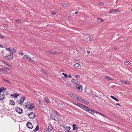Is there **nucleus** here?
Instances as JSON below:
<instances>
[{"instance_id": "nucleus-1", "label": "nucleus", "mask_w": 132, "mask_h": 132, "mask_svg": "<svg viewBox=\"0 0 132 132\" xmlns=\"http://www.w3.org/2000/svg\"><path fill=\"white\" fill-rule=\"evenodd\" d=\"M67 94L70 97L72 98H73L77 100L78 101L85 104H88V102L86 100H84L83 98L80 97H76L77 95L75 93L69 92H68Z\"/></svg>"}, {"instance_id": "nucleus-2", "label": "nucleus", "mask_w": 132, "mask_h": 132, "mask_svg": "<svg viewBox=\"0 0 132 132\" xmlns=\"http://www.w3.org/2000/svg\"><path fill=\"white\" fill-rule=\"evenodd\" d=\"M83 109H84V110H85V111H90L89 110H91V111H94L95 113L99 114L102 116L103 117H105L106 118H107V116H106L104 115V114H102V113H101L99 112H98L96 111L95 110H93V109H92L89 108L88 107H87L86 106H84V107L83 108Z\"/></svg>"}, {"instance_id": "nucleus-3", "label": "nucleus", "mask_w": 132, "mask_h": 132, "mask_svg": "<svg viewBox=\"0 0 132 132\" xmlns=\"http://www.w3.org/2000/svg\"><path fill=\"white\" fill-rule=\"evenodd\" d=\"M25 106L27 108L28 110H31L34 108L35 106L33 103H30L27 102L24 104Z\"/></svg>"}, {"instance_id": "nucleus-4", "label": "nucleus", "mask_w": 132, "mask_h": 132, "mask_svg": "<svg viewBox=\"0 0 132 132\" xmlns=\"http://www.w3.org/2000/svg\"><path fill=\"white\" fill-rule=\"evenodd\" d=\"M22 58L24 59L29 60L31 62H33L34 61L33 60V59H34V57L31 58L27 55H24Z\"/></svg>"}, {"instance_id": "nucleus-5", "label": "nucleus", "mask_w": 132, "mask_h": 132, "mask_svg": "<svg viewBox=\"0 0 132 132\" xmlns=\"http://www.w3.org/2000/svg\"><path fill=\"white\" fill-rule=\"evenodd\" d=\"M76 87L79 93L81 92L82 90V85L79 84H76Z\"/></svg>"}, {"instance_id": "nucleus-6", "label": "nucleus", "mask_w": 132, "mask_h": 132, "mask_svg": "<svg viewBox=\"0 0 132 132\" xmlns=\"http://www.w3.org/2000/svg\"><path fill=\"white\" fill-rule=\"evenodd\" d=\"M5 58L7 59L11 60L13 58L12 53H10L9 54H7L5 56Z\"/></svg>"}, {"instance_id": "nucleus-7", "label": "nucleus", "mask_w": 132, "mask_h": 132, "mask_svg": "<svg viewBox=\"0 0 132 132\" xmlns=\"http://www.w3.org/2000/svg\"><path fill=\"white\" fill-rule=\"evenodd\" d=\"M35 114L33 112H31L29 114L28 116L30 119H34L35 117Z\"/></svg>"}, {"instance_id": "nucleus-8", "label": "nucleus", "mask_w": 132, "mask_h": 132, "mask_svg": "<svg viewBox=\"0 0 132 132\" xmlns=\"http://www.w3.org/2000/svg\"><path fill=\"white\" fill-rule=\"evenodd\" d=\"M10 70V69L8 67H5L3 68H0V74H1L2 71H6L7 70Z\"/></svg>"}, {"instance_id": "nucleus-9", "label": "nucleus", "mask_w": 132, "mask_h": 132, "mask_svg": "<svg viewBox=\"0 0 132 132\" xmlns=\"http://www.w3.org/2000/svg\"><path fill=\"white\" fill-rule=\"evenodd\" d=\"M16 111L19 114H21L23 113L22 110L20 108H17L15 109Z\"/></svg>"}, {"instance_id": "nucleus-10", "label": "nucleus", "mask_w": 132, "mask_h": 132, "mask_svg": "<svg viewBox=\"0 0 132 132\" xmlns=\"http://www.w3.org/2000/svg\"><path fill=\"white\" fill-rule=\"evenodd\" d=\"M27 126L29 128L31 129L32 128V124L30 122H28L27 123Z\"/></svg>"}, {"instance_id": "nucleus-11", "label": "nucleus", "mask_w": 132, "mask_h": 132, "mask_svg": "<svg viewBox=\"0 0 132 132\" xmlns=\"http://www.w3.org/2000/svg\"><path fill=\"white\" fill-rule=\"evenodd\" d=\"M2 61L4 64H5L6 65L8 66V67H9V68L10 69H10H12V67L11 64H9L7 63L6 62H5L4 60H2Z\"/></svg>"}, {"instance_id": "nucleus-12", "label": "nucleus", "mask_w": 132, "mask_h": 132, "mask_svg": "<svg viewBox=\"0 0 132 132\" xmlns=\"http://www.w3.org/2000/svg\"><path fill=\"white\" fill-rule=\"evenodd\" d=\"M61 5L62 6L66 7L69 6V4L67 3H63L61 4Z\"/></svg>"}, {"instance_id": "nucleus-13", "label": "nucleus", "mask_w": 132, "mask_h": 132, "mask_svg": "<svg viewBox=\"0 0 132 132\" xmlns=\"http://www.w3.org/2000/svg\"><path fill=\"white\" fill-rule=\"evenodd\" d=\"M52 113L56 117H60V115L55 111H52Z\"/></svg>"}, {"instance_id": "nucleus-14", "label": "nucleus", "mask_w": 132, "mask_h": 132, "mask_svg": "<svg viewBox=\"0 0 132 132\" xmlns=\"http://www.w3.org/2000/svg\"><path fill=\"white\" fill-rule=\"evenodd\" d=\"M48 52L50 53L51 54H59L60 53V52H58L57 51L51 50L49 51Z\"/></svg>"}, {"instance_id": "nucleus-15", "label": "nucleus", "mask_w": 132, "mask_h": 132, "mask_svg": "<svg viewBox=\"0 0 132 132\" xmlns=\"http://www.w3.org/2000/svg\"><path fill=\"white\" fill-rule=\"evenodd\" d=\"M19 94L17 93H13L11 94V96L13 97L14 98H16L19 95Z\"/></svg>"}, {"instance_id": "nucleus-16", "label": "nucleus", "mask_w": 132, "mask_h": 132, "mask_svg": "<svg viewBox=\"0 0 132 132\" xmlns=\"http://www.w3.org/2000/svg\"><path fill=\"white\" fill-rule=\"evenodd\" d=\"M110 12L112 13H114L115 12H120V10H118V9H116L111 10H110Z\"/></svg>"}, {"instance_id": "nucleus-17", "label": "nucleus", "mask_w": 132, "mask_h": 132, "mask_svg": "<svg viewBox=\"0 0 132 132\" xmlns=\"http://www.w3.org/2000/svg\"><path fill=\"white\" fill-rule=\"evenodd\" d=\"M72 126L73 128V130L75 131L77 130L78 129L77 126L76 124H74Z\"/></svg>"}, {"instance_id": "nucleus-18", "label": "nucleus", "mask_w": 132, "mask_h": 132, "mask_svg": "<svg viewBox=\"0 0 132 132\" xmlns=\"http://www.w3.org/2000/svg\"><path fill=\"white\" fill-rule=\"evenodd\" d=\"M25 97H22L21 98L20 100V102L19 103L22 104V103L24 101V100H25Z\"/></svg>"}, {"instance_id": "nucleus-19", "label": "nucleus", "mask_w": 132, "mask_h": 132, "mask_svg": "<svg viewBox=\"0 0 132 132\" xmlns=\"http://www.w3.org/2000/svg\"><path fill=\"white\" fill-rule=\"evenodd\" d=\"M97 19L98 20V22L99 23H102L104 21V20L103 19L101 18H97Z\"/></svg>"}, {"instance_id": "nucleus-20", "label": "nucleus", "mask_w": 132, "mask_h": 132, "mask_svg": "<svg viewBox=\"0 0 132 132\" xmlns=\"http://www.w3.org/2000/svg\"><path fill=\"white\" fill-rule=\"evenodd\" d=\"M52 129L53 127L52 126L50 125H49L48 126V131H51L52 130Z\"/></svg>"}, {"instance_id": "nucleus-21", "label": "nucleus", "mask_w": 132, "mask_h": 132, "mask_svg": "<svg viewBox=\"0 0 132 132\" xmlns=\"http://www.w3.org/2000/svg\"><path fill=\"white\" fill-rule=\"evenodd\" d=\"M6 90V88L3 87L0 88V94L2 92H4Z\"/></svg>"}, {"instance_id": "nucleus-22", "label": "nucleus", "mask_w": 132, "mask_h": 132, "mask_svg": "<svg viewBox=\"0 0 132 132\" xmlns=\"http://www.w3.org/2000/svg\"><path fill=\"white\" fill-rule=\"evenodd\" d=\"M4 95H2L0 94V101H3V99L4 98Z\"/></svg>"}, {"instance_id": "nucleus-23", "label": "nucleus", "mask_w": 132, "mask_h": 132, "mask_svg": "<svg viewBox=\"0 0 132 132\" xmlns=\"http://www.w3.org/2000/svg\"><path fill=\"white\" fill-rule=\"evenodd\" d=\"M110 97L112 98L115 100L116 101L118 102L119 101V100L118 99L115 97L113 96H111Z\"/></svg>"}, {"instance_id": "nucleus-24", "label": "nucleus", "mask_w": 132, "mask_h": 132, "mask_svg": "<svg viewBox=\"0 0 132 132\" xmlns=\"http://www.w3.org/2000/svg\"><path fill=\"white\" fill-rule=\"evenodd\" d=\"M131 63L129 61H126L125 62L124 64L125 65H127L131 64Z\"/></svg>"}, {"instance_id": "nucleus-25", "label": "nucleus", "mask_w": 132, "mask_h": 132, "mask_svg": "<svg viewBox=\"0 0 132 132\" xmlns=\"http://www.w3.org/2000/svg\"><path fill=\"white\" fill-rule=\"evenodd\" d=\"M80 65V64L78 63H75L74 65L73 66L74 67L76 68H77Z\"/></svg>"}, {"instance_id": "nucleus-26", "label": "nucleus", "mask_w": 132, "mask_h": 132, "mask_svg": "<svg viewBox=\"0 0 132 132\" xmlns=\"http://www.w3.org/2000/svg\"><path fill=\"white\" fill-rule=\"evenodd\" d=\"M120 81L122 83L125 84H129L130 82H127L126 81H124L123 80H120Z\"/></svg>"}, {"instance_id": "nucleus-27", "label": "nucleus", "mask_w": 132, "mask_h": 132, "mask_svg": "<svg viewBox=\"0 0 132 132\" xmlns=\"http://www.w3.org/2000/svg\"><path fill=\"white\" fill-rule=\"evenodd\" d=\"M71 81L73 82H75L77 84L78 82V81L77 80L73 79Z\"/></svg>"}, {"instance_id": "nucleus-28", "label": "nucleus", "mask_w": 132, "mask_h": 132, "mask_svg": "<svg viewBox=\"0 0 132 132\" xmlns=\"http://www.w3.org/2000/svg\"><path fill=\"white\" fill-rule=\"evenodd\" d=\"M4 81H5V82L7 83L10 84V85L12 84L11 83L9 80H5V79H4Z\"/></svg>"}, {"instance_id": "nucleus-29", "label": "nucleus", "mask_w": 132, "mask_h": 132, "mask_svg": "<svg viewBox=\"0 0 132 132\" xmlns=\"http://www.w3.org/2000/svg\"><path fill=\"white\" fill-rule=\"evenodd\" d=\"M5 50L6 51L9 52L10 53H11L12 52V50L8 48H6Z\"/></svg>"}, {"instance_id": "nucleus-30", "label": "nucleus", "mask_w": 132, "mask_h": 132, "mask_svg": "<svg viewBox=\"0 0 132 132\" xmlns=\"http://www.w3.org/2000/svg\"><path fill=\"white\" fill-rule=\"evenodd\" d=\"M10 104L12 105H14L15 104V103L13 101L10 100Z\"/></svg>"}, {"instance_id": "nucleus-31", "label": "nucleus", "mask_w": 132, "mask_h": 132, "mask_svg": "<svg viewBox=\"0 0 132 132\" xmlns=\"http://www.w3.org/2000/svg\"><path fill=\"white\" fill-rule=\"evenodd\" d=\"M16 48H15V47L13 48L12 50H11L12 51V53H14L16 51Z\"/></svg>"}, {"instance_id": "nucleus-32", "label": "nucleus", "mask_w": 132, "mask_h": 132, "mask_svg": "<svg viewBox=\"0 0 132 132\" xmlns=\"http://www.w3.org/2000/svg\"><path fill=\"white\" fill-rule=\"evenodd\" d=\"M39 129V127L38 126H37L36 127L35 129L34 130V131L35 132L38 131Z\"/></svg>"}, {"instance_id": "nucleus-33", "label": "nucleus", "mask_w": 132, "mask_h": 132, "mask_svg": "<svg viewBox=\"0 0 132 132\" xmlns=\"http://www.w3.org/2000/svg\"><path fill=\"white\" fill-rule=\"evenodd\" d=\"M106 78L107 79H108V80H113V78L110 77H106Z\"/></svg>"}, {"instance_id": "nucleus-34", "label": "nucleus", "mask_w": 132, "mask_h": 132, "mask_svg": "<svg viewBox=\"0 0 132 132\" xmlns=\"http://www.w3.org/2000/svg\"><path fill=\"white\" fill-rule=\"evenodd\" d=\"M45 98L46 102L47 103H49L50 102L49 99H48L47 98Z\"/></svg>"}, {"instance_id": "nucleus-35", "label": "nucleus", "mask_w": 132, "mask_h": 132, "mask_svg": "<svg viewBox=\"0 0 132 132\" xmlns=\"http://www.w3.org/2000/svg\"><path fill=\"white\" fill-rule=\"evenodd\" d=\"M50 117H51V119H53V120H55V119L54 117L52 114H51L50 115Z\"/></svg>"}, {"instance_id": "nucleus-36", "label": "nucleus", "mask_w": 132, "mask_h": 132, "mask_svg": "<svg viewBox=\"0 0 132 132\" xmlns=\"http://www.w3.org/2000/svg\"><path fill=\"white\" fill-rule=\"evenodd\" d=\"M93 40V39L92 37L90 36V37L89 38V40L91 42Z\"/></svg>"}, {"instance_id": "nucleus-37", "label": "nucleus", "mask_w": 132, "mask_h": 132, "mask_svg": "<svg viewBox=\"0 0 132 132\" xmlns=\"http://www.w3.org/2000/svg\"><path fill=\"white\" fill-rule=\"evenodd\" d=\"M62 74L65 78L68 77V75L67 74L64 73H62Z\"/></svg>"}, {"instance_id": "nucleus-38", "label": "nucleus", "mask_w": 132, "mask_h": 132, "mask_svg": "<svg viewBox=\"0 0 132 132\" xmlns=\"http://www.w3.org/2000/svg\"><path fill=\"white\" fill-rule=\"evenodd\" d=\"M19 54L20 55H21V56H22L24 54V53H22V52L21 51L19 52Z\"/></svg>"}, {"instance_id": "nucleus-39", "label": "nucleus", "mask_w": 132, "mask_h": 132, "mask_svg": "<svg viewBox=\"0 0 132 132\" xmlns=\"http://www.w3.org/2000/svg\"><path fill=\"white\" fill-rule=\"evenodd\" d=\"M4 38V37L0 34V38L3 39Z\"/></svg>"}, {"instance_id": "nucleus-40", "label": "nucleus", "mask_w": 132, "mask_h": 132, "mask_svg": "<svg viewBox=\"0 0 132 132\" xmlns=\"http://www.w3.org/2000/svg\"><path fill=\"white\" fill-rule=\"evenodd\" d=\"M42 72H43V73L45 75H47V74L46 73V71H45L44 70H43L42 71Z\"/></svg>"}, {"instance_id": "nucleus-41", "label": "nucleus", "mask_w": 132, "mask_h": 132, "mask_svg": "<svg viewBox=\"0 0 132 132\" xmlns=\"http://www.w3.org/2000/svg\"><path fill=\"white\" fill-rule=\"evenodd\" d=\"M90 111H88L89 113L92 114H93L94 113H93L92 111H90V110H89Z\"/></svg>"}, {"instance_id": "nucleus-42", "label": "nucleus", "mask_w": 132, "mask_h": 132, "mask_svg": "<svg viewBox=\"0 0 132 132\" xmlns=\"http://www.w3.org/2000/svg\"><path fill=\"white\" fill-rule=\"evenodd\" d=\"M103 4H104L102 2H101L99 3V5H100V6H102V5H103Z\"/></svg>"}, {"instance_id": "nucleus-43", "label": "nucleus", "mask_w": 132, "mask_h": 132, "mask_svg": "<svg viewBox=\"0 0 132 132\" xmlns=\"http://www.w3.org/2000/svg\"><path fill=\"white\" fill-rule=\"evenodd\" d=\"M51 13L52 14V15H55V13L54 12H52Z\"/></svg>"}, {"instance_id": "nucleus-44", "label": "nucleus", "mask_w": 132, "mask_h": 132, "mask_svg": "<svg viewBox=\"0 0 132 132\" xmlns=\"http://www.w3.org/2000/svg\"><path fill=\"white\" fill-rule=\"evenodd\" d=\"M16 21L17 22H20L21 21L19 20H16Z\"/></svg>"}, {"instance_id": "nucleus-45", "label": "nucleus", "mask_w": 132, "mask_h": 132, "mask_svg": "<svg viewBox=\"0 0 132 132\" xmlns=\"http://www.w3.org/2000/svg\"><path fill=\"white\" fill-rule=\"evenodd\" d=\"M82 104H79V105H78V106H79V107L81 108V105H82Z\"/></svg>"}, {"instance_id": "nucleus-46", "label": "nucleus", "mask_w": 132, "mask_h": 132, "mask_svg": "<svg viewBox=\"0 0 132 132\" xmlns=\"http://www.w3.org/2000/svg\"><path fill=\"white\" fill-rule=\"evenodd\" d=\"M116 105H117L118 106H121L119 103H116Z\"/></svg>"}, {"instance_id": "nucleus-47", "label": "nucleus", "mask_w": 132, "mask_h": 132, "mask_svg": "<svg viewBox=\"0 0 132 132\" xmlns=\"http://www.w3.org/2000/svg\"><path fill=\"white\" fill-rule=\"evenodd\" d=\"M71 16H69L68 18V20H70L71 19Z\"/></svg>"}, {"instance_id": "nucleus-48", "label": "nucleus", "mask_w": 132, "mask_h": 132, "mask_svg": "<svg viewBox=\"0 0 132 132\" xmlns=\"http://www.w3.org/2000/svg\"><path fill=\"white\" fill-rule=\"evenodd\" d=\"M0 47H1V48H3L4 47V46L3 45H0Z\"/></svg>"}, {"instance_id": "nucleus-49", "label": "nucleus", "mask_w": 132, "mask_h": 132, "mask_svg": "<svg viewBox=\"0 0 132 132\" xmlns=\"http://www.w3.org/2000/svg\"><path fill=\"white\" fill-rule=\"evenodd\" d=\"M81 108L82 109H83V107H84V106L85 105H81Z\"/></svg>"}, {"instance_id": "nucleus-50", "label": "nucleus", "mask_w": 132, "mask_h": 132, "mask_svg": "<svg viewBox=\"0 0 132 132\" xmlns=\"http://www.w3.org/2000/svg\"><path fill=\"white\" fill-rule=\"evenodd\" d=\"M44 132H47V131L46 129H44Z\"/></svg>"}, {"instance_id": "nucleus-51", "label": "nucleus", "mask_w": 132, "mask_h": 132, "mask_svg": "<svg viewBox=\"0 0 132 132\" xmlns=\"http://www.w3.org/2000/svg\"><path fill=\"white\" fill-rule=\"evenodd\" d=\"M68 76H69V78H71V76H70V74H69L68 75Z\"/></svg>"}, {"instance_id": "nucleus-52", "label": "nucleus", "mask_w": 132, "mask_h": 132, "mask_svg": "<svg viewBox=\"0 0 132 132\" xmlns=\"http://www.w3.org/2000/svg\"><path fill=\"white\" fill-rule=\"evenodd\" d=\"M87 52L88 54H89L90 53V51H87Z\"/></svg>"}, {"instance_id": "nucleus-53", "label": "nucleus", "mask_w": 132, "mask_h": 132, "mask_svg": "<svg viewBox=\"0 0 132 132\" xmlns=\"http://www.w3.org/2000/svg\"><path fill=\"white\" fill-rule=\"evenodd\" d=\"M73 103L74 104H75V105H77V106H78V104H76V103Z\"/></svg>"}, {"instance_id": "nucleus-54", "label": "nucleus", "mask_w": 132, "mask_h": 132, "mask_svg": "<svg viewBox=\"0 0 132 132\" xmlns=\"http://www.w3.org/2000/svg\"><path fill=\"white\" fill-rule=\"evenodd\" d=\"M76 78L79 77V76L78 75H77L76 76Z\"/></svg>"}, {"instance_id": "nucleus-55", "label": "nucleus", "mask_w": 132, "mask_h": 132, "mask_svg": "<svg viewBox=\"0 0 132 132\" xmlns=\"http://www.w3.org/2000/svg\"><path fill=\"white\" fill-rule=\"evenodd\" d=\"M78 13V12L77 11L75 12V14H76Z\"/></svg>"}, {"instance_id": "nucleus-56", "label": "nucleus", "mask_w": 132, "mask_h": 132, "mask_svg": "<svg viewBox=\"0 0 132 132\" xmlns=\"http://www.w3.org/2000/svg\"><path fill=\"white\" fill-rule=\"evenodd\" d=\"M68 128L69 129H70V127H68Z\"/></svg>"}, {"instance_id": "nucleus-57", "label": "nucleus", "mask_w": 132, "mask_h": 132, "mask_svg": "<svg viewBox=\"0 0 132 132\" xmlns=\"http://www.w3.org/2000/svg\"><path fill=\"white\" fill-rule=\"evenodd\" d=\"M5 26H7V24H5Z\"/></svg>"}, {"instance_id": "nucleus-58", "label": "nucleus", "mask_w": 132, "mask_h": 132, "mask_svg": "<svg viewBox=\"0 0 132 132\" xmlns=\"http://www.w3.org/2000/svg\"><path fill=\"white\" fill-rule=\"evenodd\" d=\"M84 36H86V35H84Z\"/></svg>"}, {"instance_id": "nucleus-59", "label": "nucleus", "mask_w": 132, "mask_h": 132, "mask_svg": "<svg viewBox=\"0 0 132 132\" xmlns=\"http://www.w3.org/2000/svg\"><path fill=\"white\" fill-rule=\"evenodd\" d=\"M117 1H118V0H117L116 2H117Z\"/></svg>"}, {"instance_id": "nucleus-60", "label": "nucleus", "mask_w": 132, "mask_h": 132, "mask_svg": "<svg viewBox=\"0 0 132 132\" xmlns=\"http://www.w3.org/2000/svg\"><path fill=\"white\" fill-rule=\"evenodd\" d=\"M68 132H70V131H68Z\"/></svg>"}]
</instances>
